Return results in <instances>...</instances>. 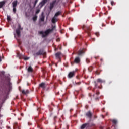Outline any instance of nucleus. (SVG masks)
<instances>
[{"mask_svg":"<svg viewBox=\"0 0 129 129\" xmlns=\"http://www.w3.org/2000/svg\"><path fill=\"white\" fill-rule=\"evenodd\" d=\"M53 31H54V27L51 29H47L44 32L43 31H39V33L40 35H42V38H45V37H47V36H48L51 32H53Z\"/></svg>","mask_w":129,"mask_h":129,"instance_id":"nucleus-1","label":"nucleus"},{"mask_svg":"<svg viewBox=\"0 0 129 129\" xmlns=\"http://www.w3.org/2000/svg\"><path fill=\"white\" fill-rule=\"evenodd\" d=\"M82 29H83V30H84V31H85L86 33H87L88 34L89 37H90V32H91V28H90V26L83 25Z\"/></svg>","mask_w":129,"mask_h":129,"instance_id":"nucleus-2","label":"nucleus"},{"mask_svg":"<svg viewBox=\"0 0 129 129\" xmlns=\"http://www.w3.org/2000/svg\"><path fill=\"white\" fill-rule=\"evenodd\" d=\"M41 55H43L44 56L46 55V52L44 49H40L38 51V52L33 54V56H34V57H38V56H41Z\"/></svg>","mask_w":129,"mask_h":129,"instance_id":"nucleus-3","label":"nucleus"},{"mask_svg":"<svg viewBox=\"0 0 129 129\" xmlns=\"http://www.w3.org/2000/svg\"><path fill=\"white\" fill-rule=\"evenodd\" d=\"M12 28L13 30V34L14 38H17V23H13L11 25Z\"/></svg>","mask_w":129,"mask_h":129,"instance_id":"nucleus-4","label":"nucleus"},{"mask_svg":"<svg viewBox=\"0 0 129 129\" xmlns=\"http://www.w3.org/2000/svg\"><path fill=\"white\" fill-rule=\"evenodd\" d=\"M81 60L80 59V57L79 56H77L75 58V59L73 62H71V65H74V64H80Z\"/></svg>","mask_w":129,"mask_h":129,"instance_id":"nucleus-5","label":"nucleus"},{"mask_svg":"<svg viewBox=\"0 0 129 129\" xmlns=\"http://www.w3.org/2000/svg\"><path fill=\"white\" fill-rule=\"evenodd\" d=\"M23 30V28L21 27V25H18V29L17 30V37H21V31Z\"/></svg>","mask_w":129,"mask_h":129,"instance_id":"nucleus-6","label":"nucleus"},{"mask_svg":"<svg viewBox=\"0 0 129 129\" xmlns=\"http://www.w3.org/2000/svg\"><path fill=\"white\" fill-rule=\"evenodd\" d=\"M57 2V0H54L52 2L50 3L49 6V10L52 11L53 8H54V6H55V4Z\"/></svg>","mask_w":129,"mask_h":129,"instance_id":"nucleus-7","label":"nucleus"},{"mask_svg":"<svg viewBox=\"0 0 129 129\" xmlns=\"http://www.w3.org/2000/svg\"><path fill=\"white\" fill-rule=\"evenodd\" d=\"M86 49L85 48H83L82 49H80L78 52V56H82L84 53H85V50Z\"/></svg>","mask_w":129,"mask_h":129,"instance_id":"nucleus-8","label":"nucleus"},{"mask_svg":"<svg viewBox=\"0 0 129 129\" xmlns=\"http://www.w3.org/2000/svg\"><path fill=\"white\" fill-rule=\"evenodd\" d=\"M12 5L13 7V12L16 13L17 12V9L16 8V7H17V0L13 2Z\"/></svg>","mask_w":129,"mask_h":129,"instance_id":"nucleus-9","label":"nucleus"},{"mask_svg":"<svg viewBox=\"0 0 129 129\" xmlns=\"http://www.w3.org/2000/svg\"><path fill=\"white\" fill-rule=\"evenodd\" d=\"M94 84L95 88H94V92H95L96 90V88H99V86H98L99 84H101L100 82L97 81V82H94Z\"/></svg>","mask_w":129,"mask_h":129,"instance_id":"nucleus-10","label":"nucleus"},{"mask_svg":"<svg viewBox=\"0 0 129 129\" xmlns=\"http://www.w3.org/2000/svg\"><path fill=\"white\" fill-rule=\"evenodd\" d=\"M75 75V71L70 72L68 75V78H72Z\"/></svg>","mask_w":129,"mask_h":129,"instance_id":"nucleus-11","label":"nucleus"},{"mask_svg":"<svg viewBox=\"0 0 129 129\" xmlns=\"http://www.w3.org/2000/svg\"><path fill=\"white\" fill-rule=\"evenodd\" d=\"M48 2V0H43L39 5V7H40V9L43 8V6Z\"/></svg>","mask_w":129,"mask_h":129,"instance_id":"nucleus-12","label":"nucleus"},{"mask_svg":"<svg viewBox=\"0 0 129 129\" xmlns=\"http://www.w3.org/2000/svg\"><path fill=\"white\" fill-rule=\"evenodd\" d=\"M90 125H89V123H85L81 125V129H84L85 127H89Z\"/></svg>","mask_w":129,"mask_h":129,"instance_id":"nucleus-13","label":"nucleus"},{"mask_svg":"<svg viewBox=\"0 0 129 129\" xmlns=\"http://www.w3.org/2000/svg\"><path fill=\"white\" fill-rule=\"evenodd\" d=\"M39 87H41L43 89H45L47 86L46 85V83L42 82L39 84Z\"/></svg>","mask_w":129,"mask_h":129,"instance_id":"nucleus-14","label":"nucleus"},{"mask_svg":"<svg viewBox=\"0 0 129 129\" xmlns=\"http://www.w3.org/2000/svg\"><path fill=\"white\" fill-rule=\"evenodd\" d=\"M86 116L89 117V118H91L92 117V113H91V112L90 111H89L86 113Z\"/></svg>","mask_w":129,"mask_h":129,"instance_id":"nucleus-15","label":"nucleus"},{"mask_svg":"<svg viewBox=\"0 0 129 129\" xmlns=\"http://www.w3.org/2000/svg\"><path fill=\"white\" fill-rule=\"evenodd\" d=\"M58 21V19L55 16H54L51 20V22L53 24H55Z\"/></svg>","mask_w":129,"mask_h":129,"instance_id":"nucleus-16","label":"nucleus"},{"mask_svg":"<svg viewBox=\"0 0 129 129\" xmlns=\"http://www.w3.org/2000/svg\"><path fill=\"white\" fill-rule=\"evenodd\" d=\"M22 94H24V95H26V94H29V93H30V91H29V90H23L22 91Z\"/></svg>","mask_w":129,"mask_h":129,"instance_id":"nucleus-17","label":"nucleus"},{"mask_svg":"<svg viewBox=\"0 0 129 129\" xmlns=\"http://www.w3.org/2000/svg\"><path fill=\"white\" fill-rule=\"evenodd\" d=\"M44 21H45V16L43 14H42L41 17H40V21L44 22Z\"/></svg>","mask_w":129,"mask_h":129,"instance_id":"nucleus-18","label":"nucleus"},{"mask_svg":"<svg viewBox=\"0 0 129 129\" xmlns=\"http://www.w3.org/2000/svg\"><path fill=\"white\" fill-rule=\"evenodd\" d=\"M61 52H57L55 54V57L56 58H57V59H60V56H61Z\"/></svg>","mask_w":129,"mask_h":129,"instance_id":"nucleus-19","label":"nucleus"},{"mask_svg":"<svg viewBox=\"0 0 129 129\" xmlns=\"http://www.w3.org/2000/svg\"><path fill=\"white\" fill-rule=\"evenodd\" d=\"M17 57H18L19 59L23 58V55L20 53L19 52H17Z\"/></svg>","mask_w":129,"mask_h":129,"instance_id":"nucleus-20","label":"nucleus"},{"mask_svg":"<svg viewBox=\"0 0 129 129\" xmlns=\"http://www.w3.org/2000/svg\"><path fill=\"white\" fill-rule=\"evenodd\" d=\"M81 82H76V81H74L73 82V84L74 85H80Z\"/></svg>","mask_w":129,"mask_h":129,"instance_id":"nucleus-21","label":"nucleus"},{"mask_svg":"<svg viewBox=\"0 0 129 129\" xmlns=\"http://www.w3.org/2000/svg\"><path fill=\"white\" fill-rule=\"evenodd\" d=\"M6 2L5 1L0 2V8H3V6H5Z\"/></svg>","mask_w":129,"mask_h":129,"instance_id":"nucleus-22","label":"nucleus"},{"mask_svg":"<svg viewBox=\"0 0 129 129\" xmlns=\"http://www.w3.org/2000/svg\"><path fill=\"white\" fill-rule=\"evenodd\" d=\"M41 121H43V119H41L40 120H38L37 121L38 127H40V122H41Z\"/></svg>","mask_w":129,"mask_h":129,"instance_id":"nucleus-23","label":"nucleus"},{"mask_svg":"<svg viewBox=\"0 0 129 129\" xmlns=\"http://www.w3.org/2000/svg\"><path fill=\"white\" fill-rule=\"evenodd\" d=\"M5 71L0 72V76L1 77H5Z\"/></svg>","mask_w":129,"mask_h":129,"instance_id":"nucleus-24","label":"nucleus"},{"mask_svg":"<svg viewBox=\"0 0 129 129\" xmlns=\"http://www.w3.org/2000/svg\"><path fill=\"white\" fill-rule=\"evenodd\" d=\"M60 14H61V11H58L55 13L54 17L57 18L58 16H60Z\"/></svg>","mask_w":129,"mask_h":129,"instance_id":"nucleus-25","label":"nucleus"},{"mask_svg":"<svg viewBox=\"0 0 129 129\" xmlns=\"http://www.w3.org/2000/svg\"><path fill=\"white\" fill-rule=\"evenodd\" d=\"M6 80L7 81H11V78H10L9 76H5Z\"/></svg>","mask_w":129,"mask_h":129,"instance_id":"nucleus-26","label":"nucleus"},{"mask_svg":"<svg viewBox=\"0 0 129 129\" xmlns=\"http://www.w3.org/2000/svg\"><path fill=\"white\" fill-rule=\"evenodd\" d=\"M28 72H33V68L32 67L29 66V68H28Z\"/></svg>","mask_w":129,"mask_h":129,"instance_id":"nucleus-27","label":"nucleus"},{"mask_svg":"<svg viewBox=\"0 0 129 129\" xmlns=\"http://www.w3.org/2000/svg\"><path fill=\"white\" fill-rule=\"evenodd\" d=\"M7 20L8 22H10L12 21V19L11 18V16L7 15Z\"/></svg>","mask_w":129,"mask_h":129,"instance_id":"nucleus-28","label":"nucleus"},{"mask_svg":"<svg viewBox=\"0 0 129 129\" xmlns=\"http://www.w3.org/2000/svg\"><path fill=\"white\" fill-rule=\"evenodd\" d=\"M111 121H112V122L114 124H116V123H117V120H116V119L111 120Z\"/></svg>","mask_w":129,"mask_h":129,"instance_id":"nucleus-29","label":"nucleus"},{"mask_svg":"<svg viewBox=\"0 0 129 129\" xmlns=\"http://www.w3.org/2000/svg\"><path fill=\"white\" fill-rule=\"evenodd\" d=\"M92 70H93V67L91 66L88 68V71H89V72H91Z\"/></svg>","mask_w":129,"mask_h":129,"instance_id":"nucleus-30","label":"nucleus"},{"mask_svg":"<svg viewBox=\"0 0 129 129\" xmlns=\"http://www.w3.org/2000/svg\"><path fill=\"white\" fill-rule=\"evenodd\" d=\"M17 42L19 43V45H21V44H22V41H21V40L20 39H17Z\"/></svg>","mask_w":129,"mask_h":129,"instance_id":"nucleus-31","label":"nucleus"},{"mask_svg":"<svg viewBox=\"0 0 129 129\" xmlns=\"http://www.w3.org/2000/svg\"><path fill=\"white\" fill-rule=\"evenodd\" d=\"M86 61L87 63V64H88V63H90V60L88 58H86Z\"/></svg>","mask_w":129,"mask_h":129,"instance_id":"nucleus-32","label":"nucleus"},{"mask_svg":"<svg viewBox=\"0 0 129 129\" xmlns=\"http://www.w3.org/2000/svg\"><path fill=\"white\" fill-rule=\"evenodd\" d=\"M37 16H34V17H33V21H37Z\"/></svg>","mask_w":129,"mask_h":129,"instance_id":"nucleus-33","label":"nucleus"},{"mask_svg":"<svg viewBox=\"0 0 129 129\" xmlns=\"http://www.w3.org/2000/svg\"><path fill=\"white\" fill-rule=\"evenodd\" d=\"M95 74H97V75H99V74H100V72H98V71H96L95 72Z\"/></svg>","mask_w":129,"mask_h":129,"instance_id":"nucleus-34","label":"nucleus"},{"mask_svg":"<svg viewBox=\"0 0 129 129\" xmlns=\"http://www.w3.org/2000/svg\"><path fill=\"white\" fill-rule=\"evenodd\" d=\"M40 13V9H38L36 10V14H39Z\"/></svg>","mask_w":129,"mask_h":129,"instance_id":"nucleus-35","label":"nucleus"},{"mask_svg":"<svg viewBox=\"0 0 129 129\" xmlns=\"http://www.w3.org/2000/svg\"><path fill=\"white\" fill-rule=\"evenodd\" d=\"M95 35H96V36L97 37H99V36H100L99 33H98V32H96V33H95Z\"/></svg>","mask_w":129,"mask_h":129,"instance_id":"nucleus-36","label":"nucleus"},{"mask_svg":"<svg viewBox=\"0 0 129 129\" xmlns=\"http://www.w3.org/2000/svg\"><path fill=\"white\" fill-rule=\"evenodd\" d=\"M100 93H99V91H96V95H99Z\"/></svg>","mask_w":129,"mask_h":129,"instance_id":"nucleus-37","label":"nucleus"},{"mask_svg":"<svg viewBox=\"0 0 129 129\" xmlns=\"http://www.w3.org/2000/svg\"><path fill=\"white\" fill-rule=\"evenodd\" d=\"M38 3V0H35L34 3V7L37 5V3Z\"/></svg>","mask_w":129,"mask_h":129,"instance_id":"nucleus-38","label":"nucleus"},{"mask_svg":"<svg viewBox=\"0 0 129 129\" xmlns=\"http://www.w3.org/2000/svg\"><path fill=\"white\" fill-rule=\"evenodd\" d=\"M111 5L112 6H113V5H114V2L111 1Z\"/></svg>","mask_w":129,"mask_h":129,"instance_id":"nucleus-39","label":"nucleus"},{"mask_svg":"<svg viewBox=\"0 0 129 129\" xmlns=\"http://www.w3.org/2000/svg\"><path fill=\"white\" fill-rule=\"evenodd\" d=\"M19 91H21V92L22 91H23V90H22V88H21V87H19Z\"/></svg>","mask_w":129,"mask_h":129,"instance_id":"nucleus-40","label":"nucleus"},{"mask_svg":"<svg viewBox=\"0 0 129 129\" xmlns=\"http://www.w3.org/2000/svg\"><path fill=\"white\" fill-rule=\"evenodd\" d=\"M29 59H30L29 57H25V58H24V60H29Z\"/></svg>","mask_w":129,"mask_h":129,"instance_id":"nucleus-41","label":"nucleus"},{"mask_svg":"<svg viewBox=\"0 0 129 129\" xmlns=\"http://www.w3.org/2000/svg\"><path fill=\"white\" fill-rule=\"evenodd\" d=\"M97 81H102V80H101V79H98L97 80Z\"/></svg>","mask_w":129,"mask_h":129,"instance_id":"nucleus-42","label":"nucleus"},{"mask_svg":"<svg viewBox=\"0 0 129 129\" xmlns=\"http://www.w3.org/2000/svg\"><path fill=\"white\" fill-rule=\"evenodd\" d=\"M21 116H24V114H23V113H22L21 114Z\"/></svg>","mask_w":129,"mask_h":129,"instance_id":"nucleus-43","label":"nucleus"},{"mask_svg":"<svg viewBox=\"0 0 129 129\" xmlns=\"http://www.w3.org/2000/svg\"><path fill=\"white\" fill-rule=\"evenodd\" d=\"M56 41H57V42H59V41H60V39H57V40H56Z\"/></svg>","mask_w":129,"mask_h":129,"instance_id":"nucleus-44","label":"nucleus"},{"mask_svg":"<svg viewBox=\"0 0 129 129\" xmlns=\"http://www.w3.org/2000/svg\"><path fill=\"white\" fill-rule=\"evenodd\" d=\"M89 96H90V97H91V94H89Z\"/></svg>","mask_w":129,"mask_h":129,"instance_id":"nucleus-45","label":"nucleus"},{"mask_svg":"<svg viewBox=\"0 0 129 129\" xmlns=\"http://www.w3.org/2000/svg\"><path fill=\"white\" fill-rule=\"evenodd\" d=\"M0 62H2V58H1V56H0Z\"/></svg>","mask_w":129,"mask_h":129,"instance_id":"nucleus-46","label":"nucleus"},{"mask_svg":"<svg viewBox=\"0 0 129 129\" xmlns=\"http://www.w3.org/2000/svg\"><path fill=\"white\" fill-rule=\"evenodd\" d=\"M18 129H21V128H20V127H17Z\"/></svg>","mask_w":129,"mask_h":129,"instance_id":"nucleus-47","label":"nucleus"},{"mask_svg":"<svg viewBox=\"0 0 129 129\" xmlns=\"http://www.w3.org/2000/svg\"><path fill=\"white\" fill-rule=\"evenodd\" d=\"M93 40H94V41H95V38H93Z\"/></svg>","mask_w":129,"mask_h":129,"instance_id":"nucleus-48","label":"nucleus"},{"mask_svg":"<svg viewBox=\"0 0 129 129\" xmlns=\"http://www.w3.org/2000/svg\"><path fill=\"white\" fill-rule=\"evenodd\" d=\"M102 60H103V59H102V58H101V59H100V61H102Z\"/></svg>","mask_w":129,"mask_h":129,"instance_id":"nucleus-49","label":"nucleus"},{"mask_svg":"<svg viewBox=\"0 0 129 129\" xmlns=\"http://www.w3.org/2000/svg\"><path fill=\"white\" fill-rule=\"evenodd\" d=\"M76 77H77V78L78 79V78H79V77H78V76H77Z\"/></svg>","mask_w":129,"mask_h":129,"instance_id":"nucleus-50","label":"nucleus"},{"mask_svg":"<svg viewBox=\"0 0 129 129\" xmlns=\"http://www.w3.org/2000/svg\"><path fill=\"white\" fill-rule=\"evenodd\" d=\"M106 115H107V116L108 115V114H107V113Z\"/></svg>","mask_w":129,"mask_h":129,"instance_id":"nucleus-51","label":"nucleus"},{"mask_svg":"<svg viewBox=\"0 0 129 129\" xmlns=\"http://www.w3.org/2000/svg\"><path fill=\"white\" fill-rule=\"evenodd\" d=\"M18 120H21V119L18 118Z\"/></svg>","mask_w":129,"mask_h":129,"instance_id":"nucleus-52","label":"nucleus"},{"mask_svg":"<svg viewBox=\"0 0 129 129\" xmlns=\"http://www.w3.org/2000/svg\"><path fill=\"white\" fill-rule=\"evenodd\" d=\"M27 85H28V86L29 85V83L27 84Z\"/></svg>","mask_w":129,"mask_h":129,"instance_id":"nucleus-53","label":"nucleus"}]
</instances>
